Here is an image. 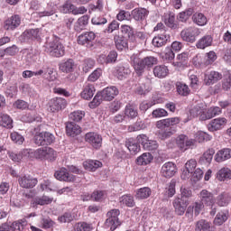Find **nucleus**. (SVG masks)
<instances>
[{
	"label": "nucleus",
	"instance_id": "obj_1",
	"mask_svg": "<svg viewBox=\"0 0 231 231\" xmlns=\"http://www.w3.org/2000/svg\"><path fill=\"white\" fill-rule=\"evenodd\" d=\"M131 61L135 71L141 75L145 68H152L154 64H158V58L154 56H147L142 59L140 58V54H134L131 56Z\"/></svg>",
	"mask_w": 231,
	"mask_h": 231
},
{
	"label": "nucleus",
	"instance_id": "obj_2",
	"mask_svg": "<svg viewBox=\"0 0 231 231\" xmlns=\"http://www.w3.org/2000/svg\"><path fill=\"white\" fill-rule=\"evenodd\" d=\"M199 198L200 199V203H203L207 207H210V216H216L217 208H216V199L214 198V193L207 189H202L199 194Z\"/></svg>",
	"mask_w": 231,
	"mask_h": 231
},
{
	"label": "nucleus",
	"instance_id": "obj_3",
	"mask_svg": "<svg viewBox=\"0 0 231 231\" xmlns=\"http://www.w3.org/2000/svg\"><path fill=\"white\" fill-rule=\"evenodd\" d=\"M45 51L51 57H64V45L59 40H53L45 44Z\"/></svg>",
	"mask_w": 231,
	"mask_h": 231
},
{
	"label": "nucleus",
	"instance_id": "obj_4",
	"mask_svg": "<svg viewBox=\"0 0 231 231\" xmlns=\"http://www.w3.org/2000/svg\"><path fill=\"white\" fill-rule=\"evenodd\" d=\"M199 35H201L200 29L194 26L184 28L180 32V39L185 42H189L190 44H194V42L197 41Z\"/></svg>",
	"mask_w": 231,
	"mask_h": 231
},
{
	"label": "nucleus",
	"instance_id": "obj_5",
	"mask_svg": "<svg viewBox=\"0 0 231 231\" xmlns=\"http://www.w3.org/2000/svg\"><path fill=\"white\" fill-rule=\"evenodd\" d=\"M57 158V152L51 147L44 146L34 150L35 160H50L53 162Z\"/></svg>",
	"mask_w": 231,
	"mask_h": 231
},
{
	"label": "nucleus",
	"instance_id": "obj_6",
	"mask_svg": "<svg viewBox=\"0 0 231 231\" xmlns=\"http://www.w3.org/2000/svg\"><path fill=\"white\" fill-rule=\"evenodd\" d=\"M118 216H120V210L112 209L106 214V220L105 222L106 226L110 228L111 231L116 230L120 226V220H118Z\"/></svg>",
	"mask_w": 231,
	"mask_h": 231
},
{
	"label": "nucleus",
	"instance_id": "obj_7",
	"mask_svg": "<svg viewBox=\"0 0 231 231\" xmlns=\"http://www.w3.org/2000/svg\"><path fill=\"white\" fill-rule=\"evenodd\" d=\"M194 139H190L185 134H180L176 138V145L183 152H185V151H189L190 147L194 146Z\"/></svg>",
	"mask_w": 231,
	"mask_h": 231
},
{
	"label": "nucleus",
	"instance_id": "obj_8",
	"mask_svg": "<svg viewBox=\"0 0 231 231\" xmlns=\"http://www.w3.org/2000/svg\"><path fill=\"white\" fill-rule=\"evenodd\" d=\"M68 102L62 97H53L49 101V109L51 113H58V111H62L66 109Z\"/></svg>",
	"mask_w": 231,
	"mask_h": 231
},
{
	"label": "nucleus",
	"instance_id": "obj_9",
	"mask_svg": "<svg viewBox=\"0 0 231 231\" xmlns=\"http://www.w3.org/2000/svg\"><path fill=\"white\" fill-rule=\"evenodd\" d=\"M97 38V35L93 32H87L80 34L78 37V44L81 46L87 45L88 48L93 47V41Z\"/></svg>",
	"mask_w": 231,
	"mask_h": 231
},
{
	"label": "nucleus",
	"instance_id": "obj_10",
	"mask_svg": "<svg viewBox=\"0 0 231 231\" xmlns=\"http://www.w3.org/2000/svg\"><path fill=\"white\" fill-rule=\"evenodd\" d=\"M18 183L22 189H33L37 185L38 180L32 175H22L18 178Z\"/></svg>",
	"mask_w": 231,
	"mask_h": 231
},
{
	"label": "nucleus",
	"instance_id": "obj_11",
	"mask_svg": "<svg viewBox=\"0 0 231 231\" xmlns=\"http://www.w3.org/2000/svg\"><path fill=\"white\" fill-rule=\"evenodd\" d=\"M176 172H178V168L172 162L164 163L161 169V174L163 178H172L176 175Z\"/></svg>",
	"mask_w": 231,
	"mask_h": 231
},
{
	"label": "nucleus",
	"instance_id": "obj_12",
	"mask_svg": "<svg viewBox=\"0 0 231 231\" xmlns=\"http://www.w3.org/2000/svg\"><path fill=\"white\" fill-rule=\"evenodd\" d=\"M173 207L177 216H183L187 210V207H189V200H185L182 198L177 197L173 200Z\"/></svg>",
	"mask_w": 231,
	"mask_h": 231
},
{
	"label": "nucleus",
	"instance_id": "obj_13",
	"mask_svg": "<svg viewBox=\"0 0 231 231\" xmlns=\"http://www.w3.org/2000/svg\"><path fill=\"white\" fill-rule=\"evenodd\" d=\"M21 26V16L15 14L5 20L4 23V28L7 32H14V30H16V28H19Z\"/></svg>",
	"mask_w": 231,
	"mask_h": 231
},
{
	"label": "nucleus",
	"instance_id": "obj_14",
	"mask_svg": "<svg viewBox=\"0 0 231 231\" xmlns=\"http://www.w3.org/2000/svg\"><path fill=\"white\" fill-rule=\"evenodd\" d=\"M85 140L88 142V143H90L92 147L95 149H98L99 147H102V136L97 133H88L85 135Z\"/></svg>",
	"mask_w": 231,
	"mask_h": 231
},
{
	"label": "nucleus",
	"instance_id": "obj_15",
	"mask_svg": "<svg viewBox=\"0 0 231 231\" xmlns=\"http://www.w3.org/2000/svg\"><path fill=\"white\" fill-rule=\"evenodd\" d=\"M221 79H223V74L216 70H212L205 74L204 84L205 86H213L216 82H219Z\"/></svg>",
	"mask_w": 231,
	"mask_h": 231
},
{
	"label": "nucleus",
	"instance_id": "obj_16",
	"mask_svg": "<svg viewBox=\"0 0 231 231\" xmlns=\"http://www.w3.org/2000/svg\"><path fill=\"white\" fill-rule=\"evenodd\" d=\"M181 122L180 117H170L162 119L156 122L157 129H165V127H172V125H178Z\"/></svg>",
	"mask_w": 231,
	"mask_h": 231
},
{
	"label": "nucleus",
	"instance_id": "obj_17",
	"mask_svg": "<svg viewBox=\"0 0 231 231\" xmlns=\"http://www.w3.org/2000/svg\"><path fill=\"white\" fill-rule=\"evenodd\" d=\"M203 208H205V204L203 202H195L193 205L188 207L186 216L192 219L194 216H199Z\"/></svg>",
	"mask_w": 231,
	"mask_h": 231
},
{
	"label": "nucleus",
	"instance_id": "obj_18",
	"mask_svg": "<svg viewBox=\"0 0 231 231\" xmlns=\"http://www.w3.org/2000/svg\"><path fill=\"white\" fill-rule=\"evenodd\" d=\"M226 118L225 117L215 118L208 125V129L211 133H214V131H219V129H223L224 126L226 125Z\"/></svg>",
	"mask_w": 231,
	"mask_h": 231
},
{
	"label": "nucleus",
	"instance_id": "obj_19",
	"mask_svg": "<svg viewBox=\"0 0 231 231\" xmlns=\"http://www.w3.org/2000/svg\"><path fill=\"white\" fill-rule=\"evenodd\" d=\"M54 177L56 180H59V181H75V176L68 172L66 168L57 171L54 173Z\"/></svg>",
	"mask_w": 231,
	"mask_h": 231
},
{
	"label": "nucleus",
	"instance_id": "obj_20",
	"mask_svg": "<svg viewBox=\"0 0 231 231\" xmlns=\"http://www.w3.org/2000/svg\"><path fill=\"white\" fill-rule=\"evenodd\" d=\"M66 133L69 136L75 138V136H79V134L82 133V128L80 127V125L73 122H69L66 125Z\"/></svg>",
	"mask_w": 231,
	"mask_h": 231
},
{
	"label": "nucleus",
	"instance_id": "obj_21",
	"mask_svg": "<svg viewBox=\"0 0 231 231\" xmlns=\"http://www.w3.org/2000/svg\"><path fill=\"white\" fill-rule=\"evenodd\" d=\"M103 100L110 101L113 100L118 95V88L116 87H107L101 92Z\"/></svg>",
	"mask_w": 231,
	"mask_h": 231
},
{
	"label": "nucleus",
	"instance_id": "obj_22",
	"mask_svg": "<svg viewBox=\"0 0 231 231\" xmlns=\"http://www.w3.org/2000/svg\"><path fill=\"white\" fill-rule=\"evenodd\" d=\"M164 17V24L168 26V28H171V30H176L178 28V23H176V14L172 12H167L163 15Z\"/></svg>",
	"mask_w": 231,
	"mask_h": 231
},
{
	"label": "nucleus",
	"instance_id": "obj_23",
	"mask_svg": "<svg viewBox=\"0 0 231 231\" xmlns=\"http://www.w3.org/2000/svg\"><path fill=\"white\" fill-rule=\"evenodd\" d=\"M206 111H207V106H205L202 103L198 104L190 108L189 117L196 118V116H199V118L201 119V115H205Z\"/></svg>",
	"mask_w": 231,
	"mask_h": 231
},
{
	"label": "nucleus",
	"instance_id": "obj_24",
	"mask_svg": "<svg viewBox=\"0 0 231 231\" xmlns=\"http://www.w3.org/2000/svg\"><path fill=\"white\" fill-rule=\"evenodd\" d=\"M231 158V150L229 148H224L218 151L215 154V162L217 163H221L222 162H226V160H230Z\"/></svg>",
	"mask_w": 231,
	"mask_h": 231
},
{
	"label": "nucleus",
	"instance_id": "obj_25",
	"mask_svg": "<svg viewBox=\"0 0 231 231\" xmlns=\"http://www.w3.org/2000/svg\"><path fill=\"white\" fill-rule=\"evenodd\" d=\"M59 68L62 73H73V71H75V68H77V65H75V61L73 60L69 59L61 62Z\"/></svg>",
	"mask_w": 231,
	"mask_h": 231
},
{
	"label": "nucleus",
	"instance_id": "obj_26",
	"mask_svg": "<svg viewBox=\"0 0 231 231\" xmlns=\"http://www.w3.org/2000/svg\"><path fill=\"white\" fill-rule=\"evenodd\" d=\"M221 114V108L219 106L210 107L205 114H201L200 120H210V118H214V116H217Z\"/></svg>",
	"mask_w": 231,
	"mask_h": 231
},
{
	"label": "nucleus",
	"instance_id": "obj_27",
	"mask_svg": "<svg viewBox=\"0 0 231 231\" xmlns=\"http://www.w3.org/2000/svg\"><path fill=\"white\" fill-rule=\"evenodd\" d=\"M131 15L134 21H143L149 15V11L145 8H135L132 10Z\"/></svg>",
	"mask_w": 231,
	"mask_h": 231
},
{
	"label": "nucleus",
	"instance_id": "obj_28",
	"mask_svg": "<svg viewBox=\"0 0 231 231\" xmlns=\"http://www.w3.org/2000/svg\"><path fill=\"white\" fill-rule=\"evenodd\" d=\"M215 201H217L218 207H227V205H230L231 195L228 192H223L217 197Z\"/></svg>",
	"mask_w": 231,
	"mask_h": 231
},
{
	"label": "nucleus",
	"instance_id": "obj_29",
	"mask_svg": "<svg viewBox=\"0 0 231 231\" xmlns=\"http://www.w3.org/2000/svg\"><path fill=\"white\" fill-rule=\"evenodd\" d=\"M228 216H230L228 209L219 211L214 219V224L217 226H221L223 223L226 222Z\"/></svg>",
	"mask_w": 231,
	"mask_h": 231
},
{
	"label": "nucleus",
	"instance_id": "obj_30",
	"mask_svg": "<svg viewBox=\"0 0 231 231\" xmlns=\"http://www.w3.org/2000/svg\"><path fill=\"white\" fill-rule=\"evenodd\" d=\"M102 165V162L97 160H88L83 162L84 169L92 172H95L97 169H100Z\"/></svg>",
	"mask_w": 231,
	"mask_h": 231
},
{
	"label": "nucleus",
	"instance_id": "obj_31",
	"mask_svg": "<svg viewBox=\"0 0 231 231\" xmlns=\"http://www.w3.org/2000/svg\"><path fill=\"white\" fill-rule=\"evenodd\" d=\"M153 75L157 79H165L169 75V69L165 65H157L153 69Z\"/></svg>",
	"mask_w": 231,
	"mask_h": 231
},
{
	"label": "nucleus",
	"instance_id": "obj_32",
	"mask_svg": "<svg viewBox=\"0 0 231 231\" xmlns=\"http://www.w3.org/2000/svg\"><path fill=\"white\" fill-rule=\"evenodd\" d=\"M212 41H213L212 36L210 35L203 36L197 42L196 47L199 50H205V48H208V46H212Z\"/></svg>",
	"mask_w": 231,
	"mask_h": 231
},
{
	"label": "nucleus",
	"instance_id": "obj_33",
	"mask_svg": "<svg viewBox=\"0 0 231 231\" xmlns=\"http://www.w3.org/2000/svg\"><path fill=\"white\" fill-rule=\"evenodd\" d=\"M89 23V16L88 14H85L81 17H79L74 26V30L76 32H82L88 26V23Z\"/></svg>",
	"mask_w": 231,
	"mask_h": 231
},
{
	"label": "nucleus",
	"instance_id": "obj_34",
	"mask_svg": "<svg viewBox=\"0 0 231 231\" xmlns=\"http://www.w3.org/2000/svg\"><path fill=\"white\" fill-rule=\"evenodd\" d=\"M0 126L5 129H12L14 127V120L6 114L0 113Z\"/></svg>",
	"mask_w": 231,
	"mask_h": 231
},
{
	"label": "nucleus",
	"instance_id": "obj_35",
	"mask_svg": "<svg viewBox=\"0 0 231 231\" xmlns=\"http://www.w3.org/2000/svg\"><path fill=\"white\" fill-rule=\"evenodd\" d=\"M151 194H152L151 188L143 187L136 190L135 198L136 199H147V198H151Z\"/></svg>",
	"mask_w": 231,
	"mask_h": 231
},
{
	"label": "nucleus",
	"instance_id": "obj_36",
	"mask_svg": "<svg viewBox=\"0 0 231 231\" xmlns=\"http://www.w3.org/2000/svg\"><path fill=\"white\" fill-rule=\"evenodd\" d=\"M214 154H216V152L214 151V149L207 150L199 159L200 163H203L205 165L207 164L210 165V163H212V159L214 158Z\"/></svg>",
	"mask_w": 231,
	"mask_h": 231
},
{
	"label": "nucleus",
	"instance_id": "obj_37",
	"mask_svg": "<svg viewBox=\"0 0 231 231\" xmlns=\"http://www.w3.org/2000/svg\"><path fill=\"white\" fill-rule=\"evenodd\" d=\"M170 36L167 34H161L155 36L152 39V44L155 48H162V46H165L167 44V41H169Z\"/></svg>",
	"mask_w": 231,
	"mask_h": 231
},
{
	"label": "nucleus",
	"instance_id": "obj_38",
	"mask_svg": "<svg viewBox=\"0 0 231 231\" xmlns=\"http://www.w3.org/2000/svg\"><path fill=\"white\" fill-rule=\"evenodd\" d=\"M152 88H151V79H146L144 81V83L139 85L136 89H135V93L137 95H147V93H149V91H151Z\"/></svg>",
	"mask_w": 231,
	"mask_h": 231
},
{
	"label": "nucleus",
	"instance_id": "obj_39",
	"mask_svg": "<svg viewBox=\"0 0 231 231\" xmlns=\"http://www.w3.org/2000/svg\"><path fill=\"white\" fill-rule=\"evenodd\" d=\"M158 136L161 140H167L168 138H171L174 133H176V130H174L172 127H165V128H159Z\"/></svg>",
	"mask_w": 231,
	"mask_h": 231
},
{
	"label": "nucleus",
	"instance_id": "obj_40",
	"mask_svg": "<svg viewBox=\"0 0 231 231\" xmlns=\"http://www.w3.org/2000/svg\"><path fill=\"white\" fill-rule=\"evenodd\" d=\"M93 230V224L87 223V222H79L76 223L71 231H92Z\"/></svg>",
	"mask_w": 231,
	"mask_h": 231
},
{
	"label": "nucleus",
	"instance_id": "obj_41",
	"mask_svg": "<svg viewBox=\"0 0 231 231\" xmlns=\"http://www.w3.org/2000/svg\"><path fill=\"white\" fill-rule=\"evenodd\" d=\"M95 86L87 85L81 92V97L85 100H91V98H93V96L95 95Z\"/></svg>",
	"mask_w": 231,
	"mask_h": 231
},
{
	"label": "nucleus",
	"instance_id": "obj_42",
	"mask_svg": "<svg viewBox=\"0 0 231 231\" xmlns=\"http://www.w3.org/2000/svg\"><path fill=\"white\" fill-rule=\"evenodd\" d=\"M51 203H53V198L48 197L46 195H43L42 197H37L33 199L32 205L35 207V205H51Z\"/></svg>",
	"mask_w": 231,
	"mask_h": 231
},
{
	"label": "nucleus",
	"instance_id": "obj_43",
	"mask_svg": "<svg viewBox=\"0 0 231 231\" xmlns=\"http://www.w3.org/2000/svg\"><path fill=\"white\" fill-rule=\"evenodd\" d=\"M217 178L219 181H226L231 180V170L228 168H222L217 173Z\"/></svg>",
	"mask_w": 231,
	"mask_h": 231
},
{
	"label": "nucleus",
	"instance_id": "obj_44",
	"mask_svg": "<svg viewBox=\"0 0 231 231\" xmlns=\"http://www.w3.org/2000/svg\"><path fill=\"white\" fill-rule=\"evenodd\" d=\"M212 140V135L207 134L203 131H199L195 134L194 142H199V143H203V142H210Z\"/></svg>",
	"mask_w": 231,
	"mask_h": 231
},
{
	"label": "nucleus",
	"instance_id": "obj_45",
	"mask_svg": "<svg viewBox=\"0 0 231 231\" xmlns=\"http://www.w3.org/2000/svg\"><path fill=\"white\" fill-rule=\"evenodd\" d=\"M152 162V155L149 152H144L136 159L137 165H149Z\"/></svg>",
	"mask_w": 231,
	"mask_h": 231
},
{
	"label": "nucleus",
	"instance_id": "obj_46",
	"mask_svg": "<svg viewBox=\"0 0 231 231\" xmlns=\"http://www.w3.org/2000/svg\"><path fill=\"white\" fill-rule=\"evenodd\" d=\"M192 21L198 26H205L207 24V16L201 13H195L192 16Z\"/></svg>",
	"mask_w": 231,
	"mask_h": 231
},
{
	"label": "nucleus",
	"instance_id": "obj_47",
	"mask_svg": "<svg viewBox=\"0 0 231 231\" xmlns=\"http://www.w3.org/2000/svg\"><path fill=\"white\" fill-rule=\"evenodd\" d=\"M121 207H134V198L131 195H123L119 199Z\"/></svg>",
	"mask_w": 231,
	"mask_h": 231
},
{
	"label": "nucleus",
	"instance_id": "obj_48",
	"mask_svg": "<svg viewBox=\"0 0 231 231\" xmlns=\"http://www.w3.org/2000/svg\"><path fill=\"white\" fill-rule=\"evenodd\" d=\"M176 88H177V93L180 95V97H188V95H189L190 93V88H189V86H187L184 83L178 82L176 84Z\"/></svg>",
	"mask_w": 231,
	"mask_h": 231
},
{
	"label": "nucleus",
	"instance_id": "obj_49",
	"mask_svg": "<svg viewBox=\"0 0 231 231\" xmlns=\"http://www.w3.org/2000/svg\"><path fill=\"white\" fill-rule=\"evenodd\" d=\"M43 70V79H46V80H49L50 82H53V80L57 79V73L53 71L52 68H47L42 69Z\"/></svg>",
	"mask_w": 231,
	"mask_h": 231
},
{
	"label": "nucleus",
	"instance_id": "obj_50",
	"mask_svg": "<svg viewBox=\"0 0 231 231\" xmlns=\"http://www.w3.org/2000/svg\"><path fill=\"white\" fill-rule=\"evenodd\" d=\"M195 231H212V227L210 226V223L202 219L197 222Z\"/></svg>",
	"mask_w": 231,
	"mask_h": 231
},
{
	"label": "nucleus",
	"instance_id": "obj_51",
	"mask_svg": "<svg viewBox=\"0 0 231 231\" xmlns=\"http://www.w3.org/2000/svg\"><path fill=\"white\" fill-rule=\"evenodd\" d=\"M91 23L95 26H102V24H107V18L102 14H96L92 17Z\"/></svg>",
	"mask_w": 231,
	"mask_h": 231
},
{
	"label": "nucleus",
	"instance_id": "obj_52",
	"mask_svg": "<svg viewBox=\"0 0 231 231\" xmlns=\"http://www.w3.org/2000/svg\"><path fill=\"white\" fill-rule=\"evenodd\" d=\"M102 100H104V97H102L101 92H97L93 100L88 104V106L90 109H95V107H98L99 104H102Z\"/></svg>",
	"mask_w": 231,
	"mask_h": 231
},
{
	"label": "nucleus",
	"instance_id": "obj_53",
	"mask_svg": "<svg viewBox=\"0 0 231 231\" xmlns=\"http://www.w3.org/2000/svg\"><path fill=\"white\" fill-rule=\"evenodd\" d=\"M125 116L127 118H136L138 116V110H136L133 106L128 105L125 109Z\"/></svg>",
	"mask_w": 231,
	"mask_h": 231
},
{
	"label": "nucleus",
	"instance_id": "obj_54",
	"mask_svg": "<svg viewBox=\"0 0 231 231\" xmlns=\"http://www.w3.org/2000/svg\"><path fill=\"white\" fill-rule=\"evenodd\" d=\"M131 73L129 69H125V67H118L116 71V75L119 80H124L127 75Z\"/></svg>",
	"mask_w": 231,
	"mask_h": 231
},
{
	"label": "nucleus",
	"instance_id": "obj_55",
	"mask_svg": "<svg viewBox=\"0 0 231 231\" xmlns=\"http://www.w3.org/2000/svg\"><path fill=\"white\" fill-rule=\"evenodd\" d=\"M84 116H86V112L82 110L74 111L69 115V118L73 122H80Z\"/></svg>",
	"mask_w": 231,
	"mask_h": 231
},
{
	"label": "nucleus",
	"instance_id": "obj_56",
	"mask_svg": "<svg viewBox=\"0 0 231 231\" xmlns=\"http://www.w3.org/2000/svg\"><path fill=\"white\" fill-rule=\"evenodd\" d=\"M55 14V9L53 6L48 5L43 11H39L38 15L40 17H51Z\"/></svg>",
	"mask_w": 231,
	"mask_h": 231
},
{
	"label": "nucleus",
	"instance_id": "obj_57",
	"mask_svg": "<svg viewBox=\"0 0 231 231\" xmlns=\"http://www.w3.org/2000/svg\"><path fill=\"white\" fill-rule=\"evenodd\" d=\"M217 59V55H216L214 51H211L206 53L204 64L206 66H210V64H213V62H216Z\"/></svg>",
	"mask_w": 231,
	"mask_h": 231
},
{
	"label": "nucleus",
	"instance_id": "obj_58",
	"mask_svg": "<svg viewBox=\"0 0 231 231\" xmlns=\"http://www.w3.org/2000/svg\"><path fill=\"white\" fill-rule=\"evenodd\" d=\"M117 21H131L132 14L129 11L120 10L119 13L116 14Z\"/></svg>",
	"mask_w": 231,
	"mask_h": 231
},
{
	"label": "nucleus",
	"instance_id": "obj_59",
	"mask_svg": "<svg viewBox=\"0 0 231 231\" xmlns=\"http://www.w3.org/2000/svg\"><path fill=\"white\" fill-rule=\"evenodd\" d=\"M125 147L132 154H136L137 152H140V145H138L136 143L127 141L125 143Z\"/></svg>",
	"mask_w": 231,
	"mask_h": 231
},
{
	"label": "nucleus",
	"instance_id": "obj_60",
	"mask_svg": "<svg viewBox=\"0 0 231 231\" xmlns=\"http://www.w3.org/2000/svg\"><path fill=\"white\" fill-rule=\"evenodd\" d=\"M44 73L43 69H40L38 71H32V70H24L22 73L23 79H32V77H39Z\"/></svg>",
	"mask_w": 231,
	"mask_h": 231
},
{
	"label": "nucleus",
	"instance_id": "obj_61",
	"mask_svg": "<svg viewBox=\"0 0 231 231\" xmlns=\"http://www.w3.org/2000/svg\"><path fill=\"white\" fill-rule=\"evenodd\" d=\"M74 5L71 2L67 1L61 6H60V12L61 14H72Z\"/></svg>",
	"mask_w": 231,
	"mask_h": 231
},
{
	"label": "nucleus",
	"instance_id": "obj_62",
	"mask_svg": "<svg viewBox=\"0 0 231 231\" xmlns=\"http://www.w3.org/2000/svg\"><path fill=\"white\" fill-rule=\"evenodd\" d=\"M25 225H26V220L21 219V220L13 222L11 228H13V231H23L24 230Z\"/></svg>",
	"mask_w": 231,
	"mask_h": 231
},
{
	"label": "nucleus",
	"instance_id": "obj_63",
	"mask_svg": "<svg viewBox=\"0 0 231 231\" xmlns=\"http://www.w3.org/2000/svg\"><path fill=\"white\" fill-rule=\"evenodd\" d=\"M166 194L168 198H172L176 194V180H172L166 188Z\"/></svg>",
	"mask_w": 231,
	"mask_h": 231
},
{
	"label": "nucleus",
	"instance_id": "obj_64",
	"mask_svg": "<svg viewBox=\"0 0 231 231\" xmlns=\"http://www.w3.org/2000/svg\"><path fill=\"white\" fill-rule=\"evenodd\" d=\"M192 15V9L186 10L184 12H181L178 15V20L180 23H187L189 21V18Z\"/></svg>",
	"mask_w": 231,
	"mask_h": 231
}]
</instances>
